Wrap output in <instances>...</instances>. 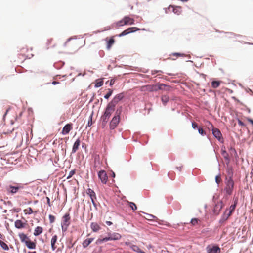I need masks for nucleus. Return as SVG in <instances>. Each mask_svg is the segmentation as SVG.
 Instances as JSON below:
<instances>
[{
  "label": "nucleus",
  "mask_w": 253,
  "mask_h": 253,
  "mask_svg": "<svg viewBox=\"0 0 253 253\" xmlns=\"http://www.w3.org/2000/svg\"><path fill=\"white\" fill-rule=\"evenodd\" d=\"M115 106L112 103H109L106 107L105 112L103 115L102 116L103 121L106 123L107 122L109 118H110L111 114L114 112L115 110Z\"/></svg>",
  "instance_id": "1"
},
{
  "label": "nucleus",
  "mask_w": 253,
  "mask_h": 253,
  "mask_svg": "<svg viewBox=\"0 0 253 253\" xmlns=\"http://www.w3.org/2000/svg\"><path fill=\"white\" fill-rule=\"evenodd\" d=\"M234 186V182L231 176L226 178L225 180V187L224 190L226 193L229 195L232 194Z\"/></svg>",
  "instance_id": "2"
},
{
  "label": "nucleus",
  "mask_w": 253,
  "mask_h": 253,
  "mask_svg": "<svg viewBox=\"0 0 253 253\" xmlns=\"http://www.w3.org/2000/svg\"><path fill=\"white\" fill-rule=\"evenodd\" d=\"M64 46L66 47H69L71 49L78 48L80 46L79 40L76 38H69L65 42Z\"/></svg>",
  "instance_id": "3"
},
{
  "label": "nucleus",
  "mask_w": 253,
  "mask_h": 253,
  "mask_svg": "<svg viewBox=\"0 0 253 253\" xmlns=\"http://www.w3.org/2000/svg\"><path fill=\"white\" fill-rule=\"evenodd\" d=\"M70 216L69 213H66L62 217L61 223L62 230L65 232L67 230L70 224Z\"/></svg>",
  "instance_id": "4"
},
{
  "label": "nucleus",
  "mask_w": 253,
  "mask_h": 253,
  "mask_svg": "<svg viewBox=\"0 0 253 253\" xmlns=\"http://www.w3.org/2000/svg\"><path fill=\"white\" fill-rule=\"evenodd\" d=\"M120 112L118 113V111L117 110L116 112V115L111 121L110 123V128L111 129H115L119 123L120 120Z\"/></svg>",
  "instance_id": "5"
},
{
  "label": "nucleus",
  "mask_w": 253,
  "mask_h": 253,
  "mask_svg": "<svg viewBox=\"0 0 253 253\" xmlns=\"http://www.w3.org/2000/svg\"><path fill=\"white\" fill-rule=\"evenodd\" d=\"M23 188L20 184H17L16 186H12L9 185L6 188L7 193L11 194H15L18 192L19 190Z\"/></svg>",
  "instance_id": "6"
},
{
  "label": "nucleus",
  "mask_w": 253,
  "mask_h": 253,
  "mask_svg": "<svg viewBox=\"0 0 253 253\" xmlns=\"http://www.w3.org/2000/svg\"><path fill=\"white\" fill-rule=\"evenodd\" d=\"M207 253H220V248L217 246H208L206 247Z\"/></svg>",
  "instance_id": "7"
},
{
  "label": "nucleus",
  "mask_w": 253,
  "mask_h": 253,
  "mask_svg": "<svg viewBox=\"0 0 253 253\" xmlns=\"http://www.w3.org/2000/svg\"><path fill=\"white\" fill-rule=\"evenodd\" d=\"M139 30V29L137 27H130L125 30L118 35L119 37H122L125 36L129 33L134 32L135 31Z\"/></svg>",
  "instance_id": "8"
},
{
  "label": "nucleus",
  "mask_w": 253,
  "mask_h": 253,
  "mask_svg": "<svg viewBox=\"0 0 253 253\" xmlns=\"http://www.w3.org/2000/svg\"><path fill=\"white\" fill-rule=\"evenodd\" d=\"M86 193L89 196L93 205L94 206H96V203L95 202V200L96 199V194H95V192H94V191L90 188H88L86 190Z\"/></svg>",
  "instance_id": "9"
},
{
  "label": "nucleus",
  "mask_w": 253,
  "mask_h": 253,
  "mask_svg": "<svg viewBox=\"0 0 253 253\" xmlns=\"http://www.w3.org/2000/svg\"><path fill=\"white\" fill-rule=\"evenodd\" d=\"M98 175L101 182L103 184H106L108 180V176L106 172L104 170H101L98 172Z\"/></svg>",
  "instance_id": "10"
},
{
  "label": "nucleus",
  "mask_w": 253,
  "mask_h": 253,
  "mask_svg": "<svg viewBox=\"0 0 253 253\" xmlns=\"http://www.w3.org/2000/svg\"><path fill=\"white\" fill-rule=\"evenodd\" d=\"M125 244L127 246H129L130 248L134 251L137 252L138 253H146L142 251L139 247L135 245H133L131 244L130 242H126Z\"/></svg>",
  "instance_id": "11"
},
{
  "label": "nucleus",
  "mask_w": 253,
  "mask_h": 253,
  "mask_svg": "<svg viewBox=\"0 0 253 253\" xmlns=\"http://www.w3.org/2000/svg\"><path fill=\"white\" fill-rule=\"evenodd\" d=\"M211 127H213L211 125ZM212 134L219 141H221L222 139V134L220 130L218 128H212Z\"/></svg>",
  "instance_id": "12"
},
{
  "label": "nucleus",
  "mask_w": 253,
  "mask_h": 253,
  "mask_svg": "<svg viewBox=\"0 0 253 253\" xmlns=\"http://www.w3.org/2000/svg\"><path fill=\"white\" fill-rule=\"evenodd\" d=\"M72 129V124L71 123L67 124L64 126V127L62 129V131L61 132V133L63 135L68 134Z\"/></svg>",
  "instance_id": "13"
},
{
  "label": "nucleus",
  "mask_w": 253,
  "mask_h": 253,
  "mask_svg": "<svg viewBox=\"0 0 253 253\" xmlns=\"http://www.w3.org/2000/svg\"><path fill=\"white\" fill-rule=\"evenodd\" d=\"M124 95L122 93L118 94L114 97L113 100L110 103H112V104L116 106L118 102L122 99Z\"/></svg>",
  "instance_id": "14"
},
{
  "label": "nucleus",
  "mask_w": 253,
  "mask_h": 253,
  "mask_svg": "<svg viewBox=\"0 0 253 253\" xmlns=\"http://www.w3.org/2000/svg\"><path fill=\"white\" fill-rule=\"evenodd\" d=\"M123 19L126 25H133L134 23V19L129 16H125L123 17Z\"/></svg>",
  "instance_id": "15"
},
{
  "label": "nucleus",
  "mask_w": 253,
  "mask_h": 253,
  "mask_svg": "<svg viewBox=\"0 0 253 253\" xmlns=\"http://www.w3.org/2000/svg\"><path fill=\"white\" fill-rule=\"evenodd\" d=\"M228 210H226L224 212V213L221 216V219L219 220V223L220 224H223L231 215L230 213H227Z\"/></svg>",
  "instance_id": "16"
},
{
  "label": "nucleus",
  "mask_w": 253,
  "mask_h": 253,
  "mask_svg": "<svg viewBox=\"0 0 253 253\" xmlns=\"http://www.w3.org/2000/svg\"><path fill=\"white\" fill-rule=\"evenodd\" d=\"M18 236L21 242L24 244H25L28 240H30V238L27 236V235L24 233H19Z\"/></svg>",
  "instance_id": "17"
},
{
  "label": "nucleus",
  "mask_w": 253,
  "mask_h": 253,
  "mask_svg": "<svg viewBox=\"0 0 253 253\" xmlns=\"http://www.w3.org/2000/svg\"><path fill=\"white\" fill-rule=\"evenodd\" d=\"M57 236L56 235H54L52 236L51 239V246L52 251L55 250V249L57 248V246L55 245V244L57 242Z\"/></svg>",
  "instance_id": "18"
},
{
  "label": "nucleus",
  "mask_w": 253,
  "mask_h": 253,
  "mask_svg": "<svg viewBox=\"0 0 253 253\" xmlns=\"http://www.w3.org/2000/svg\"><path fill=\"white\" fill-rule=\"evenodd\" d=\"M25 223H23L21 220H16L15 221V227L17 229H22L25 227Z\"/></svg>",
  "instance_id": "19"
},
{
  "label": "nucleus",
  "mask_w": 253,
  "mask_h": 253,
  "mask_svg": "<svg viewBox=\"0 0 253 253\" xmlns=\"http://www.w3.org/2000/svg\"><path fill=\"white\" fill-rule=\"evenodd\" d=\"M25 245L29 249H35L36 247V242L32 241L30 239L25 244Z\"/></svg>",
  "instance_id": "20"
},
{
  "label": "nucleus",
  "mask_w": 253,
  "mask_h": 253,
  "mask_svg": "<svg viewBox=\"0 0 253 253\" xmlns=\"http://www.w3.org/2000/svg\"><path fill=\"white\" fill-rule=\"evenodd\" d=\"M155 86L153 85H147L141 87L142 91H153L155 90Z\"/></svg>",
  "instance_id": "21"
},
{
  "label": "nucleus",
  "mask_w": 253,
  "mask_h": 253,
  "mask_svg": "<svg viewBox=\"0 0 253 253\" xmlns=\"http://www.w3.org/2000/svg\"><path fill=\"white\" fill-rule=\"evenodd\" d=\"M108 236H110L111 240H117L120 239L121 238V235L118 233H109Z\"/></svg>",
  "instance_id": "22"
},
{
  "label": "nucleus",
  "mask_w": 253,
  "mask_h": 253,
  "mask_svg": "<svg viewBox=\"0 0 253 253\" xmlns=\"http://www.w3.org/2000/svg\"><path fill=\"white\" fill-rule=\"evenodd\" d=\"M90 228L94 232H97L100 230L101 227L96 222H92L90 224Z\"/></svg>",
  "instance_id": "23"
},
{
  "label": "nucleus",
  "mask_w": 253,
  "mask_h": 253,
  "mask_svg": "<svg viewBox=\"0 0 253 253\" xmlns=\"http://www.w3.org/2000/svg\"><path fill=\"white\" fill-rule=\"evenodd\" d=\"M94 238H87L85 240H84L82 243V246L84 248H86L93 241Z\"/></svg>",
  "instance_id": "24"
},
{
  "label": "nucleus",
  "mask_w": 253,
  "mask_h": 253,
  "mask_svg": "<svg viewBox=\"0 0 253 253\" xmlns=\"http://www.w3.org/2000/svg\"><path fill=\"white\" fill-rule=\"evenodd\" d=\"M43 232V228L41 226H37L34 231V235L35 236H38L41 234H42Z\"/></svg>",
  "instance_id": "25"
},
{
  "label": "nucleus",
  "mask_w": 253,
  "mask_h": 253,
  "mask_svg": "<svg viewBox=\"0 0 253 253\" xmlns=\"http://www.w3.org/2000/svg\"><path fill=\"white\" fill-rule=\"evenodd\" d=\"M80 140L79 139H78L74 144L72 152L73 153H75L79 149V146L80 145Z\"/></svg>",
  "instance_id": "26"
},
{
  "label": "nucleus",
  "mask_w": 253,
  "mask_h": 253,
  "mask_svg": "<svg viewBox=\"0 0 253 253\" xmlns=\"http://www.w3.org/2000/svg\"><path fill=\"white\" fill-rule=\"evenodd\" d=\"M126 25L124 23V19H122L121 20L115 22L114 24V27L116 28H118L119 27H122L123 26Z\"/></svg>",
  "instance_id": "27"
},
{
  "label": "nucleus",
  "mask_w": 253,
  "mask_h": 253,
  "mask_svg": "<svg viewBox=\"0 0 253 253\" xmlns=\"http://www.w3.org/2000/svg\"><path fill=\"white\" fill-rule=\"evenodd\" d=\"M115 42V40L113 37H111L109 39V40L107 41V48L109 50L112 46L114 44Z\"/></svg>",
  "instance_id": "28"
},
{
  "label": "nucleus",
  "mask_w": 253,
  "mask_h": 253,
  "mask_svg": "<svg viewBox=\"0 0 253 253\" xmlns=\"http://www.w3.org/2000/svg\"><path fill=\"white\" fill-rule=\"evenodd\" d=\"M111 240L110 239V236H108V237H106L105 238H103L102 239H98L97 240L96 243L97 244H101L103 242H107L108 241Z\"/></svg>",
  "instance_id": "29"
},
{
  "label": "nucleus",
  "mask_w": 253,
  "mask_h": 253,
  "mask_svg": "<svg viewBox=\"0 0 253 253\" xmlns=\"http://www.w3.org/2000/svg\"><path fill=\"white\" fill-rule=\"evenodd\" d=\"M0 245L1 247L5 251L9 250V247L8 245L3 241L0 240Z\"/></svg>",
  "instance_id": "30"
},
{
  "label": "nucleus",
  "mask_w": 253,
  "mask_h": 253,
  "mask_svg": "<svg viewBox=\"0 0 253 253\" xmlns=\"http://www.w3.org/2000/svg\"><path fill=\"white\" fill-rule=\"evenodd\" d=\"M103 84V81L102 79H98L96 80L95 83V87H99L101 86Z\"/></svg>",
  "instance_id": "31"
},
{
  "label": "nucleus",
  "mask_w": 253,
  "mask_h": 253,
  "mask_svg": "<svg viewBox=\"0 0 253 253\" xmlns=\"http://www.w3.org/2000/svg\"><path fill=\"white\" fill-rule=\"evenodd\" d=\"M237 202H235L234 204L233 205H231L229 207V211H227L228 213H230V215L232 214V212L235 210V209L236 206Z\"/></svg>",
  "instance_id": "32"
},
{
  "label": "nucleus",
  "mask_w": 253,
  "mask_h": 253,
  "mask_svg": "<svg viewBox=\"0 0 253 253\" xmlns=\"http://www.w3.org/2000/svg\"><path fill=\"white\" fill-rule=\"evenodd\" d=\"M169 97L167 95H162L161 97V100L164 105L169 101Z\"/></svg>",
  "instance_id": "33"
},
{
  "label": "nucleus",
  "mask_w": 253,
  "mask_h": 253,
  "mask_svg": "<svg viewBox=\"0 0 253 253\" xmlns=\"http://www.w3.org/2000/svg\"><path fill=\"white\" fill-rule=\"evenodd\" d=\"M221 151H222L221 154H222V155L223 156V157L225 159H226V160H227L229 162V157L228 154L227 153V152L226 151V150L225 149L223 150V149H222Z\"/></svg>",
  "instance_id": "34"
},
{
  "label": "nucleus",
  "mask_w": 253,
  "mask_h": 253,
  "mask_svg": "<svg viewBox=\"0 0 253 253\" xmlns=\"http://www.w3.org/2000/svg\"><path fill=\"white\" fill-rule=\"evenodd\" d=\"M221 81H212L211 82V86L214 88H217L220 84Z\"/></svg>",
  "instance_id": "35"
},
{
  "label": "nucleus",
  "mask_w": 253,
  "mask_h": 253,
  "mask_svg": "<svg viewBox=\"0 0 253 253\" xmlns=\"http://www.w3.org/2000/svg\"><path fill=\"white\" fill-rule=\"evenodd\" d=\"M199 220L197 218H193L191 219L190 223L193 226H195L199 224Z\"/></svg>",
  "instance_id": "36"
},
{
  "label": "nucleus",
  "mask_w": 253,
  "mask_h": 253,
  "mask_svg": "<svg viewBox=\"0 0 253 253\" xmlns=\"http://www.w3.org/2000/svg\"><path fill=\"white\" fill-rule=\"evenodd\" d=\"M25 214H31L33 212V210L31 207H29L24 210Z\"/></svg>",
  "instance_id": "37"
},
{
  "label": "nucleus",
  "mask_w": 253,
  "mask_h": 253,
  "mask_svg": "<svg viewBox=\"0 0 253 253\" xmlns=\"http://www.w3.org/2000/svg\"><path fill=\"white\" fill-rule=\"evenodd\" d=\"M113 93V90L111 89H108V92L104 96V98L105 99H108L112 95Z\"/></svg>",
  "instance_id": "38"
},
{
  "label": "nucleus",
  "mask_w": 253,
  "mask_h": 253,
  "mask_svg": "<svg viewBox=\"0 0 253 253\" xmlns=\"http://www.w3.org/2000/svg\"><path fill=\"white\" fill-rule=\"evenodd\" d=\"M128 204L132 210L135 211L137 209V206L135 203L129 202Z\"/></svg>",
  "instance_id": "39"
},
{
  "label": "nucleus",
  "mask_w": 253,
  "mask_h": 253,
  "mask_svg": "<svg viewBox=\"0 0 253 253\" xmlns=\"http://www.w3.org/2000/svg\"><path fill=\"white\" fill-rule=\"evenodd\" d=\"M49 219L50 222L51 223H52L55 221V217L54 216H53L51 214H50L49 215Z\"/></svg>",
  "instance_id": "40"
},
{
  "label": "nucleus",
  "mask_w": 253,
  "mask_h": 253,
  "mask_svg": "<svg viewBox=\"0 0 253 253\" xmlns=\"http://www.w3.org/2000/svg\"><path fill=\"white\" fill-rule=\"evenodd\" d=\"M221 179L220 175H218L215 177V181L218 184L221 182Z\"/></svg>",
  "instance_id": "41"
},
{
  "label": "nucleus",
  "mask_w": 253,
  "mask_h": 253,
  "mask_svg": "<svg viewBox=\"0 0 253 253\" xmlns=\"http://www.w3.org/2000/svg\"><path fill=\"white\" fill-rule=\"evenodd\" d=\"M198 131L199 133L202 135H204L206 134L205 131L202 128H199Z\"/></svg>",
  "instance_id": "42"
},
{
  "label": "nucleus",
  "mask_w": 253,
  "mask_h": 253,
  "mask_svg": "<svg viewBox=\"0 0 253 253\" xmlns=\"http://www.w3.org/2000/svg\"><path fill=\"white\" fill-rule=\"evenodd\" d=\"M74 173H75V171L74 170H71V171H70V172L69 173V175L67 176V179L70 178L74 174Z\"/></svg>",
  "instance_id": "43"
},
{
  "label": "nucleus",
  "mask_w": 253,
  "mask_h": 253,
  "mask_svg": "<svg viewBox=\"0 0 253 253\" xmlns=\"http://www.w3.org/2000/svg\"><path fill=\"white\" fill-rule=\"evenodd\" d=\"M92 115H91L90 116V118H89V120H88V126H90L92 125Z\"/></svg>",
  "instance_id": "44"
},
{
  "label": "nucleus",
  "mask_w": 253,
  "mask_h": 253,
  "mask_svg": "<svg viewBox=\"0 0 253 253\" xmlns=\"http://www.w3.org/2000/svg\"><path fill=\"white\" fill-rule=\"evenodd\" d=\"M155 217H156L154 215L148 214V217L146 218V219L150 220H152L153 218H155Z\"/></svg>",
  "instance_id": "45"
},
{
  "label": "nucleus",
  "mask_w": 253,
  "mask_h": 253,
  "mask_svg": "<svg viewBox=\"0 0 253 253\" xmlns=\"http://www.w3.org/2000/svg\"><path fill=\"white\" fill-rule=\"evenodd\" d=\"M172 55L174 56H176V57L182 56L183 55V54H180V53H173Z\"/></svg>",
  "instance_id": "46"
},
{
  "label": "nucleus",
  "mask_w": 253,
  "mask_h": 253,
  "mask_svg": "<svg viewBox=\"0 0 253 253\" xmlns=\"http://www.w3.org/2000/svg\"><path fill=\"white\" fill-rule=\"evenodd\" d=\"M238 123L241 126H245V124L242 121H241L240 120H239V119L238 120Z\"/></svg>",
  "instance_id": "47"
},
{
  "label": "nucleus",
  "mask_w": 253,
  "mask_h": 253,
  "mask_svg": "<svg viewBox=\"0 0 253 253\" xmlns=\"http://www.w3.org/2000/svg\"><path fill=\"white\" fill-rule=\"evenodd\" d=\"M192 127L194 128V129H195L197 127V124L195 122H192Z\"/></svg>",
  "instance_id": "48"
},
{
  "label": "nucleus",
  "mask_w": 253,
  "mask_h": 253,
  "mask_svg": "<svg viewBox=\"0 0 253 253\" xmlns=\"http://www.w3.org/2000/svg\"><path fill=\"white\" fill-rule=\"evenodd\" d=\"M52 41H53L52 39H50L47 40V46H49V45L51 43Z\"/></svg>",
  "instance_id": "49"
},
{
  "label": "nucleus",
  "mask_w": 253,
  "mask_h": 253,
  "mask_svg": "<svg viewBox=\"0 0 253 253\" xmlns=\"http://www.w3.org/2000/svg\"><path fill=\"white\" fill-rule=\"evenodd\" d=\"M247 120L249 123H250L253 126V120L249 118H247Z\"/></svg>",
  "instance_id": "50"
},
{
  "label": "nucleus",
  "mask_w": 253,
  "mask_h": 253,
  "mask_svg": "<svg viewBox=\"0 0 253 253\" xmlns=\"http://www.w3.org/2000/svg\"><path fill=\"white\" fill-rule=\"evenodd\" d=\"M115 80L114 79H111L110 81V85L112 86L115 83Z\"/></svg>",
  "instance_id": "51"
},
{
  "label": "nucleus",
  "mask_w": 253,
  "mask_h": 253,
  "mask_svg": "<svg viewBox=\"0 0 253 253\" xmlns=\"http://www.w3.org/2000/svg\"><path fill=\"white\" fill-rule=\"evenodd\" d=\"M106 224L107 225H108V226H110V225H111L112 224V222H111V221H106Z\"/></svg>",
  "instance_id": "52"
},
{
  "label": "nucleus",
  "mask_w": 253,
  "mask_h": 253,
  "mask_svg": "<svg viewBox=\"0 0 253 253\" xmlns=\"http://www.w3.org/2000/svg\"><path fill=\"white\" fill-rule=\"evenodd\" d=\"M232 98L236 101L239 102V100L237 99L235 97H232Z\"/></svg>",
  "instance_id": "53"
},
{
  "label": "nucleus",
  "mask_w": 253,
  "mask_h": 253,
  "mask_svg": "<svg viewBox=\"0 0 253 253\" xmlns=\"http://www.w3.org/2000/svg\"><path fill=\"white\" fill-rule=\"evenodd\" d=\"M47 203L49 205H50V199L48 197H47Z\"/></svg>",
  "instance_id": "54"
},
{
  "label": "nucleus",
  "mask_w": 253,
  "mask_h": 253,
  "mask_svg": "<svg viewBox=\"0 0 253 253\" xmlns=\"http://www.w3.org/2000/svg\"><path fill=\"white\" fill-rule=\"evenodd\" d=\"M28 253H36V251H33V252L29 251L28 252Z\"/></svg>",
  "instance_id": "55"
},
{
  "label": "nucleus",
  "mask_w": 253,
  "mask_h": 253,
  "mask_svg": "<svg viewBox=\"0 0 253 253\" xmlns=\"http://www.w3.org/2000/svg\"><path fill=\"white\" fill-rule=\"evenodd\" d=\"M57 83H57V82H56V81H54V82H52V84H57Z\"/></svg>",
  "instance_id": "56"
},
{
  "label": "nucleus",
  "mask_w": 253,
  "mask_h": 253,
  "mask_svg": "<svg viewBox=\"0 0 253 253\" xmlns=\"http://www.w3.org/2000/svg\"><path fill=\"white\" fill-rule=\"evenodd\" d=\"M181 0V1H188V0Z\"/></svg>",
  "instance_id": "57"
},
{
  "label": "nucleus",
  "mask_w": 253,
  "mask_h": 253,
  "mask_svg": "<svg viewBox=\"0 0 253 253\" xmlns=\"http://www.w3.org/2000/svg\"><path fill=\"white\" fill-rule=\"evenodd\" d=\"M229 91H230V93H232V92H233V91H232V90H229Z\"/></svg>",
  "instance_id": "58"
},
{
  "label": "nucleus",
  "mask_w": 253,
  "mask_h": 253,
  "mask_svg": "<svg viewBox=\"0 0 253 253\" xmlns=\"http://www.w3.org/2000/svg\"><path fill=\"white\" fill-rule=\"evenodd\" d=\"M26 57H29V55H24Z\"/></svg>",
  "instance_id": "59"
},
{
  "label": "nucleus",
  "mask_w": 253,
  "mask_h": 253,
  "mask_svg": "<svg viewBox=\"0 0 253 253\" xmlns=\"http://www.w3.org/2000/svg\"><path fill=\"white\" fill-rule=\"evenodd\" d=\"M113 176L114 177L115 176V173H113Z\"/></svg>",
  "instance_id": "60"
},
{
  "label": "nucleus",
  "mask_w": 253,
  "mask_h": 253,
  "mask_svg": "<svg viewBox=\"0 0 253 253\" xmlns=\"http://www.w3.org/2000/svg\"><path fill=\"white\" fill-rule=\"evenodd\" d=\"M253 173V169L252 170L251 173Z\"/></svg>",
  "instance_id": "61"
},
{
  "label": "nucleus",
  "mask_w": 253,
  "mask_h": 253,
  "mask_svg": "<svg viewBox=\"0 0 253 253\" xmlns=\"http://www.w3.org/2000/svg\"><path fill=\"white\" fill-rule=\"evenodd\" d=\"M181 167H180V168H179V169L180 170H181Z\"/></svg>",
  "instance_id": "62"
},
{
  "label": "nucleus",
  "mask_w": 253,
  "mask_h": 253,
  "mask_svg": "<svg viewBox=\"0 0 253 253\" xmlns=\"http://www.w3.org/2000/svg\"><path fill=\"white\" fill-rule=\"evenodd\" d=\"M181 167H180V168H179V169L180 170H181Z\"/></svg>",
  "instance_id": "63"
},
{
  "label": "nucleus",
  "mask_w": 253,
  "mask_h": 253,
  "mask_svg": "<svg viewBox=\"0 0 253 253\" xmlns=\"http://www.w3.org/2000/svg\"><path fill=\"white\" fill-rule=\"evenodd\" d=\"M173 11H174V12H176V11H175V10H174V9L173 10Z\"/></svg>",
  "instance_id": "64"
}]
</instances>
